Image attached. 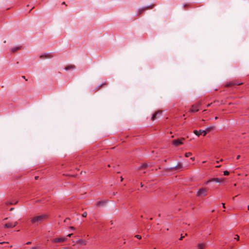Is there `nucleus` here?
Segmentation results:
<instances>
[{
	"label": "nucleus",
	"mask_w": 249,
	"mask_h": 249,
	"mask_svg": "<svg viewBox=\"0 0 249 249\" xmlns=\"http://www.w3.org/2000/svg\"><path fill=\"white\" fill-rule=\"evenodd\" d=\"M13 210V208H11L10 211H12V210Z\"/></svg>",
	"instance_id": "46"
},
{
	"label": "nucleus",
	"mask_w": 249,
	"mask_h": 249,
	"mask_svg": "<svg viewBox=\"0 0 249 249\" xmlns=\"http://www.w3.org/2000/svg\"><path fill=\"white\" fill-rule=\"evenodd\" d=\"M47 217V215L45 214L35 216L31 218V222L33 225H38L44 221Z\"/></svg>",
	"instance_id": "1"
},
{
	"label": "nucleus",
	"mask_w": 249,
	"mask_h": 249,
	"mask_svg": "<svg viewBox=\"0 0 249 249\" xmlns=\"http://www.w3.org/2000/svg\"><path fill=\"white\" fill-rule=\"evenodd\" d=\"M220 166H221V165H217L215 166V167H216V168H219V167H220Z\"/></svg>",
	"instance_id": "36"
},
{
	"label": "nucleus",
	"mask_w": 249,
	"mask_h": 249,
	"mask_svg": "<svg viewBox=\"0 0 249 249\" xmlns=\"http://www.w3.org/2000/svg\"><path fill=\"white\" fill-rule=\"evenodd\" d=\"M212 104H208L207 105V107H210V106Z\"/></svg>",
	"instance_id": "31"
},
{
	"label": "nucleus",
	"mask_w": 249,
	"mask_h": 249,
	"mask_svg": "<svg viewBox=\"0 0 249 249\" xmlns=\"http://www.w3.org/2000/svg\"><path fill=\"white\" fill-rule=\"evenodd\" d=\"M208 190L207 188H201L198 189L196 193V196L198 197L205 196L207 195Z\"/></svg>",
	"instance_id": "2"
},
{
	"label": "nucleus",
	"mask_w": 249,
	"mask_h": 249,
	"mask_svg": "<svg viewBox=\"0 0 249 249\" xmlns=\"http://www.w3.org/2000/svg\"><path fill=\"white\" fill-rule=\"evenodd\" d=\"M31 242H28L26 243V245H29V244H31Z\"/></svg>",
	"instance_id": "33"
},
{
	"label": "nucleus",
	"mask_w": 249,
	"mask_h": 249,
	"mask_svg": "<svg viewBox=\"0 0 249 249\" xmlns=\"http://www.w3.org/2000/svg\"><path fill=\"white\" fill-rule=\"evenodd\" d=\"M62 4H64V5H67V4H66L65 2H64V1H63V2L62 3Z\"/></svg>",
	"instance_id": "37"
},
{
	"label": "nucleus",
	"mask_w": 249,
	"mask_h": 249,
	"mask_svg": "<svg viewBox=\"0 0 249 249\" xmlns=\"http://www.w3.org/2000/svg\"><path fill=\"white\" fill-rule=\"evenodd\" d=\"M123 180V178L122 177H121V181H122Z\"/></svg>",
	"instance_id": "40"
},
{
	"label": "nucleus",
	"mask_w": 249,
	"mask_h": 249,
	"mask_svg": "<svg viewBox=\"0 0 249 249\" xmlns=\"http://www.w3.org/2000/svg\"><path fill=\"white\" fill-rule=\"evenodd\" d=\"M79 170V169H78L77 168H75V169H74V171H78Z\"/></svg>",
	"instance_id": "35"
},
{
	"label": "nucleus",
	"mask_w": 249,
	"mask_h": 249,
	"mask_svg": "<svg viewBox=\"0 0 249 249\" xmlns=\"http://www.w3.org/2000/svg\"><path fill=\"white\" fill-rule=\"evenodd\" d=\"M222 206L223 208H225L224 203H222Z\"/></svg>",
	"instance_id": "39"
},
{
	"label": "nucleus",
	"mask_w": 249,
	"mask_h": 249,
	"mask_svg": "<svg viewBox=\"0 0 249 249\" xmlns=\"http://www.w3.org/2000/svg\"><path fill=\"white\" fill-rule=\"evenodd\" d=\"M5 243V242H0V244H3V243Z\"/></svg>",
	"instance_id": "47"
},
{
	"label": "nucleus",
	"mask_w": 249,
	"mask_h": 249,
	"mask_svg": "<svg viewBox=\"0 0 249 249\" xmlns=\"http://www.w3.org/2000/svg\"><path fill=\"white\" fill-rule=\"evenodd\" d=\"M190 160H191L192 161H194V160H195V157H191V158H190Z\"/></svg>",
	"instance_id": "27"
},
{
	"label": "nucleus",
	"mask_w": 249,
	"mask_h": 249,
	"mask_svg": "<svg viewBox=\"0 0 249 249\" xmlns=\"http://www.w3.org/2000/svg\"><path fill=\"white\" fill-rule=\"evenodd\" d=\"M37 177H35V178H36V179H37Z\"/></svg>",
	"instance_id": "50"
},
{
	"label": "nucleus",
	"mask_w": 249,
	"mask_h": 249,
	"mask_svg": "<svg viewBox=\"0 0 249 249\" xmlns=\"http://www.w3.org/2000/svg\"><path fill=\"white\" fill-rule=\"evenodd\" d=\"M234 239L238 241L239 240V236L238 235H236L235 237H234Z\"/></svg>",
	"instance_id": "22"
},
{
	"label": "nucleus",
	"mask_w": 249,
	"mask_h": 249,
	"mask_svg": "<svg viewBox=\"0 0 249 249\" xmlns=\"http://www.w3.org/2000/svg\"><path fill=\"white\" fill-rule=\"evenodd\" d=\"M184 236H181L180 237V238H179V240H182V239H183V238H184Z\"/></svg>",
	"instance_id": "34"
},
{
	"label": "nucleus",
	"mask_w": 249,
	"mask_h": 249,
	"mask_svg": "<svg viewBox=\"0 0 249 249\" xmlns=\"http://www.w3.org/2000/svg\"><path fill=\"white\" fill-rule=\"evenodd\" d=\"M214 119H215V120H216V119H218V117H215L214 118Z\"/></svg>",
	"instance_id": "42"
},
{
	"label": "nucleus",
	"mask_w": 249,
	"mask_h": 249,
	"mask_svg": "<svg viewBox=\"0 0 249 249\" xmlns=\"http://www.w3.org/2000/svg\"><path fill=\"white\" fill-rule=\"evenodd\" d=\"M201 105V103L200 102H198L195 105H192L189 110V112L194 113L197 112L199 110Z\"/></svg>",
	"instance_id": "3"
},
{
	"label": "nucleus",
	"mask_w": 249,
	"mask_h": 249,
	"mask_svg": "<svg viewBox=\"0 0 249 249\" xmlns=\"http://www.w3.org/2000/svg\"><path fill=\"white\" fill-rule=\"evenodd\" d=\"M87 212H84V213H83L82 214V216H83V217H86V216H87Z\"/></svg>",
	"instance_id": "23"
},
{
	"label": "nucleus",
	"mask_w": 249,
	"mask_h": 249,
	"mask_svg": "<svg viewBox=\"0 0 249 249\" xmlns=\"http://www.w3.org/2000/svg\"><path fill=\"white\" fill-rule=\"evenodd\" d=\"M242 84V83H237L235 81H231L229 82H227L226 84V87H231L234 85H241Z\"/></svg>",
	"instance_id": "9"
},
{
	"label": "nucleus",
	"mask_w": 249,
	"mask_h": 249,
	"mask_svg": "<svg viewBox=\"0 0 249 249\" xmlns=\"http://www.w3.org/2000/svg\"><path fill=\"white\" fill-rule=\"evenodd\" d=\"M224 180L223 178H213L208 180L206 182L205 184H208L210 182L214 181L215 182H222Z\"/></svg>",
	"instance_id": "5"
},
{
	"label": "nucleus",
	"mask_w": 249,
	"mask_h": 249,
	"mask_svg": "<svg viewBox=\"0 0 249 249\" xmlns=\"http://www.w3.org/2000/svg\"><path fill=\"white\" fill-rule=\"evenodd\" d=\"M198 249H203L205 247V244L199 243L197 246Z\"/></svg>",
	"instance_id": "15"
},
{
	"label": "nucleus",
	"mask_w": 249,
	"mask_h": 249,
	"mask_svg": "<svg viewBox=\"0 0 249 249\" xmlns=\"http://www.w3.org/2000/svg\"><path fill=\"white\" fill-rule=\"evenodd\" d=\"M62 249H72L71 248H69V247H65V248H63Z\"/></svg>",
	"instance_id": "28"
},
{
	"label": "nucleus",
	"mask_w": 249,
	"mask_h": 249,
	"mask_svg": "<svg viewBox=\"0 0 249 249\" xmlns=\"http://www.w3.org/2000/svg\"><path fill=\"white\" fill-rule=\"evenodd\" d=\"M240 157V155H238V156L236 157V160H238V159H239Z\"/></svg>",
	"instance_id": "30"
},
{
	"label": "nucleus",
	"mask_w": 249,
	"mask_h": 249,
	"mask_svg": "<svg viewBox=\"0 0 249 249\" xmlns=\"http://www.w3.org/2000/svg\"><path fill=\"white\" fill-rule=\"evenodd\" d=\"M107 201L106 200H103V201H98L96 203V206H100L101 205H103L104 204H105L106 203Z\"/></svg>",
	"instance_id": "13"
},
{
	"label": "nucleus",
	"mask_w": 249,
	"mask_h": 249,
	"mask_svg": "<svg viewBox=\"0 0 249 249\" xmlns=\"http://www.w3.org/2000/svg\"><path fill=\"white\" fill-rule=\"evenodd\" d=\"M75 68V66L74 65H69V66H68L67 67H65V70H69L70 69H73Z\"/></svg>",
	"instance_id": "16"
},
{
	"label": "nucleus",
	"mask_w": 249,
	"mask_h": 249,
	"mask_svg": "<svg viewBox=\"0 0 249 249\" xmlns=\"http://www.w3.org/2000/svg\"><path fill=\"white\" fill-rule=\"evenodd\" d=\"M107 166H108V167H110V165H109V164H108V165H107Z\"/></svg>",
	"instance_id": "49"
},
{
	"label": "nucleus",
	"mask_w": 249,
	"mask_h": 249,
	"mask_svg": "<svg viewBox=\"0 0 249 249\" xmlns=\"http://www.w3.org/2000/svg\"><path fill=\"white\" fill-rule=\"evenodd\" d=\"M205 162H206L205 161H203L202 162V163H205Z\"/></svg>",
	"instance_id": "48"
},
{
	"label": "nucleus",
	"mask_w": 249,
	"mask_h": 249,
	"mask_svg": "<svg viewBox=\"0 0 249 249\" xmlns=\"http://www.w3.org/2000/svg\"><path fill=\"white\" fill-rule=\"evenodd\" d=\"M223 161V159H221L219 161Z\"/></svg>",
	"instance_id": "45"
},
{
	"label": "nucleus",
	"mask_w": 249,
	"mask_h": 249,
	"mask_svg": "<svg viewBox=\"0 0 249 249\" xmlns=\"http://www.w3.org/2000/svg\"><path fill=\"white\" fill-rule=\"evenodd\" d=\"M182 168V164L181 162H178L177 165L173 168L174 170L180 169Z\"/></svg>",
	"instance_id": "12"
},
{
	"label": "nucleus",
	"mask_w": 249,
	"mask_h": 249,
	"mask_svg": "<svg viewBox=\"0 0 249 249\" xmlns=\"http://www.w3.org/2000/svg\"><path fill=\"white\" fill-rule=\"evenodd\" d=\"M106 84H106V82H105V83H103V84H102L101 85H100V86L99 87V89L101 87H102L103 86L106 85Z\"/></svg>",
	"instance_id": "24"
},
{
	"label": "nucleus",
	"mask_w": 249,
	"mask_h": 249,
	"mask_svg": "<svg viewBox=\"0 0 249 249\" xmlns=\"http://www.w3.org/2000/svg\"><path fill=\"white\" fill-rule=\"evenodd\" d=\"M192 155V153L191 152H187L185 154V157H189V156H191Z\"/></svg>",
	"instance_id": "18"
},
{
	"label": "nucleus",
	"mask_w": 249,
	"mask_h": 249,
	"mask_svg": "<svg viewBox=\"0 0 249 249\" xmlns=\"http://www.w3.org/2000/svg\"><path fill=\"white\" fill-rule=\"evenodd\" d=\"M194 133L197 136H199L201 134H203V135L205 136L206 135V131H205V130L201 129L199 130H194Z\"/></svg>",
	"instance_id": "8"
},
{
	"label": "nucleus",
	"mask_w": 249,
	"mask_h": 249,
	"mask_svg": "<svg viewBox=\"0 0 249 249\" xmlns=\"http://www.w3.org/2000/svg\"><path fill=\"white\" fill-rule=\"evenodd\" d=\"M22 78L24 79L25 80V81H27L28 80L27 79H26L24 76H22Z\"/></svg>",
	"instance_id": "29"
},
{
	"label": "nucleus",
	"mask_w": 249,
	"mask_h": 249,
	"mask_svg": "<svg viewBox=\"0 0 249 249\" xmlns=\"http://www.w3.org/2000/svg\"><path fill=\"white\" fill-rule=\"evenodd\" d=\"M153 6H150L149 7H147V9H149V8H153Z\"/></svg>",
	"instance_id": "38"
},
{
	"label": "nucleus",
	"mask_w": 249,
	"mask_h": 249,
	"mask_svg": "<svg viewBox=\"0 0 249 249\" xmlns=\"http://www.w3.org/2000/svg\"><path fill=\"white\" fill-rule=\"evenodd\" d=\"M158 114V112H156L152 116V120H154L155 119V118H156V116Z\"/></svg>",
	"instance_id": "19"
},
{
	"label": "nucleus",
	"mask_w": 249,
	"mask_h": 249,
	"mask_svg": "<svg viewBox=\"0 0 249 249\" xmlns=\"http://www.w3.org/2000/svg\"><path fill=\"white\" fill-rule=\"evenodd\" d=\"M30 249H37V248L36 247H33L32 248H31Z\"/></svg>",
	"instance_id": "41"
},
{
	"label": "nucleus",
	"mask_w": 249,
	"mask_h": 249,
	"mask_svg": "<svg viewBox=\"0 0 249 249\" xmlns=\"http://www.w3.org/2000/svg\"><path fill=\"white\" fill-rule=\"evenodd\" d=\"M248 210L249 211V205L248 206Z\"/></svg>",
	"instance_id": "44"
},
{
	"label": "nucleus",
	"mask_w": 249,
	"mask_h": 249,
	"mask_svg": "<svg viewBox=\"0 0 249 249\" xmlns=\"http://www.w3.org/2000/svg\"><path fill=\"white\" fill-rule=\"evenodd\" d=\"M215 126L213 125V126H210L207 127L206 128V129L205 130V131H206V134H207L208 132L213 131L214 130H215Z\"/></svg>",
	"instance_id": "10"
},
{
	"label": "nucleus",
	"mask_w": 249,
	"mask_h": 249,
	"mask_svg": "<svg viewBox=\"0 0 249 249\" xmlns=\"http://www.w3.org/2000/svg\"><path fill=\"white\" fill-rule=\"evenodd\" d=\"M135 237L139 239H141L142 238V236L140 235H136Z\"/></svg>",
	"instance_id": "21"
},
{
	"label": "nucleus",
	"mask_w": 249,
	"mask_h": 249,
	"mask_svg": "<svg viewBox=\"0 0 249 249\" xmlns=\"http://www.w3.org/2000/svg\"><path fill=\"white\" fill-rule=\"evenodd\" d=\"M21 46L13 47L11 49V51L12 52H15L18 50H19L21 48Z\"/></svg>",
	"instance_id": "14"
},
{
	"label": "nucleus",
	"mask_w": 249,
	"mask_h": 249,
	"mask_svg": "<svg viewBox=\"0 0 249 249\" xmlns=\"http://www.w3.org/2000/svg\"><path fill=\"white\" fill-rule=\"evenodd\" d=\"M72 233L69 234L67 235V236H68V237H70L71 236V235H72Z\"/></svg>",
	"instance_id": "32"
},
{
	"label": "nucleus",
	"mask_w": 249,
	"mask_h": 249,
	"mask_svg": "<svg viewBox=\"0 0 249 249\" xmlns=\"http://www.w3.org/2000/svg\"><path fill=\"white\" fill-rule=\"evenodd\" d=\"M148 166V165L147 163H143L142 164V165L139 167L140 169H143V168H146Z\"/></svg>",
	"instance_id": "17"
},
{
	"label": "nucleus",
	"mask_w": 249,
	"mask_h": 249,
	"mask_svg": "<svg viewBox=\"0 0 249 249\" xmlns=\"http://www.w3.org/2000/svg\"><path fill=\"white\" fill-rule=\"evenodd\" d=\"M224 176H228L230 174L229 172L228 171H225L223 172Z\"/></svg>",
	"instance_id": "20"
},
{
	"label": "nucleus",
	"mask_w": 249,
	"mask_h": 249,
	"mask_svg": "<svg viewBox=\"0 0 249 249\" xmlns=\"http://www.w3.org/2000/svg\"><path fill=\"white\" fill-rule=\"evenodd\" d=\"M69 176H71V177H75L76 174H69Z\"/></svg>",
	"instance_id": "26"
},
{
	"label": "nucleus",
	"mask_w": 249,
	"mask_h": 249,
	"mask_svg": "<svg viewBox=\"0 0 249 249\" xmlns=\"http://www.w3.org/2000/svg\"><path fill=\"white\" fill-rule=\"evenodd\" d=\"M53 55L50 53H45L44 54L40 56V58H52Z\"/></svg>",
	"instance_id": "11"
},
{
	"label": "nucleus",
	"mask_w": 249,
	"mask_h": 249,
	"mask_svg": "<svg viewBox=\"0 0 249 249\" xmlns=\"http://www.w3.org/2000/svg\"><path fill=\"white\" fill-rule=\"evenodd\" d=\"M18 224V222H9L5 224L4 227L5 228H13L16 227Z\"/></svg>",
	"instance_id": "6"
},
{
	"label": "nucleus",
	"mask_w": 249,
	"mask_h": 249,
	"mask_svg": "<svg viewBox=\"0 0 249 249\" xmlns=\"http://www.w3.org/2000/svg\"><path fill=\"white\" fill-rule=\"evenodd\" d=\"M216 163H219V160H217V161H216Z\"/></svg>",
	"instance_id": "43"
},
{
	"label": "nucleus",
	"mask_w": 249,
	"mask_h": 249,
	"mask_svg": "<svg viewBox=\"0 0 249 249\" xmlns=\"http://www.w3.org/2000/svg\"><path fill=\"white\" fill-rule=\"evenodd\" d=\"M66 239V238L65 237L56 238L53 239L52 242L53 243H61L65 241Z\"/></svg>",
	"instance_id": "7"
},
{
	"label": "nucleus",
	"mask_w": 249,
	"mask_h": 249,
	"mask_svg": "<svg viewBox=\"0 0 249 249\" xmlns=\"http://www.w3.org/2000/svg\"><path fill=\"white\" fill-rule=\"evenodd\" d=\"M185 139L184 138H181L180 139L174 140L172 142V144L175 146H178L179 145L183 144V141Z\"/></svg>",
	"instance_id": "4"
},
{
	"label": "nucleus",
	"mask_w": 249,
	"mask_h": 249,
	"mask_svg": "<svg viewBox=\"0 0 249 249\" xmlns=\"http://www.w3.org/2000/svg\"><path fill=\"white\" fill-rule=\"evenodd\" d=\"M70 229H71L72 230H75V228L74 227H72V226L70 227Z\"/></svg>",
	"instance_id": "25"
}]
</instances>
